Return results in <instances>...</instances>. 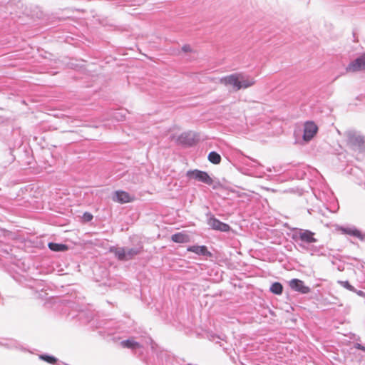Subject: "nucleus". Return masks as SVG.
<instances>
[{
	"mask_svg": "<svg viewBox=\"0 0 365 365\" xmlns=\"http://www.w3.org/2000/svg\"><path fill=\"white\" fill-rule=\"evenodd\" d=\"M267 170L268 172H272V168H268L267 169Z\"/></svg>",
	"mask_w": 365,
	"mask_h": 365,
	"instance_id": "26",
	"label": "nucleus"
},
{
	"mask_svg": "<svg viewBox=\"0 0 365 365\" xmlns=\"http://www.w3.org/2000/svg\"><path fill=\"white\" fill-rule=\"evenodd\" d=\"M83 219L86 222H89L93 219V215L89 212H85L83 214Z\"/></svg>",
	"mask_w": 365,
	"mask_h": 365,
	"instance_id": "21",
	"label": "nucleus"
},
{
	"mask_svg": "<svg viewBox=\"0 0 365 365\" xmlns=\"http://www.w3.org/2000/svg\"><path fill=\"white\" fill-rule=\"evenodd\" d=\"M114 117L118 120H123L124 119V117H125V114H122L121 113H116L114 115Z\"/></svg>",
	"mask_w": 365,
	"mask_h": 365,
	"instance_id": "22",
	"label": "nucleus"
},
{
	"mask_svg": "<svg viewBox=\"0 0 365 365\" xmlns=\"http://www.w3.org/2000/svg\"><path fill=\"white\" fill-rule=\"evenodd\" d=\"M290 288L302 294H308L310 292L311 289L306 286L303 281L298 279H292L289 282Z\"/></svg>",
	"mask_w": 365,
	"mask_h": 365,
	"instance_id": "10",
	"label": "nucleus"
},
{
	"mask_svg": "<svg viewBox=\"0 0 365 365\" xmlns=\"http://www.w3.org/2000/svg\"><path fill=\"white\" fill-rule=\"evenodd\" d=\"M359 296H361V297H365V292H364L363 291L361 290H356L355 289V292Z\"/></svg>",
	"mask_w": 365,
	"mask_h": 365,
	"instance_id": "25",
	"label": "nucleus"
},
{
	"mask_svg": "<svg viewBox=\"0 0 365 365\" xmlns=\"http://www.w3.org/2000/svg\"><path fill=\"white\" fill-rule=\"evenodd\" d=\"M365 70V52L351 61L346 67L347 73H356Z\"/></svg>",
	"mask_w": 365,
	"mask_h": 365,
	"instance_id": "6",
	"label": "nucleus"
},
{
	"mask_svg": "<svg viewBox=\"0 0 365 365\" xmlns=\"http://www.w3.org/2000/svg\"><path fill=\"white\" fill-rule=\"evenodd\" d=\"M182 51L187 53L191 51V47L188 44H185L182 47Z\"/></svg>",
	"mask_w": 365,
	"mask_h": 365,
	"instance_id": "23",
	"label": "nucleus"
},
{
	"mask_svg": "<svg viewBox=\"0 0 365 365\" xmlns=\"http://www.w3.org/2000/svg\"><path fill=\"white\" fill-rule=\"evenodd\" d=\"M269 290L271 292L275 294H281L283 291V287L279 282H274L271 287Z\"/></svg>",
	"mask_w": 365,
	"mask_h": 365,
	"instance_id": "19",
	"label": "nucleus"
},
{
	"mask_svg": "<svg viewBox=\"0 0 365 365\" xmlns=\"http://www.w3.org/2000/svg\"><path fill=\"white\" fill-rule=\"evenodd\" d=\"M314 236L315 233L309 230L294 228L292 234V239L302 251L307 252L311 255H326L323 246L314 245L318 241Z\"/></svg>",
	"mask_w": 365,
	"mask_h": 365,
	"instance_id": "1",
	"label": "nucleus"
},
{
	"mask_svg": "<svg viewBox=\"0 0 365 365\" xmlns=\"http://www.w3.org/2000/svg\"><path fill=\"white\" fill-rule=\"evenodd\" d=\"M180 144L191 146L195 142V135L191 132L182 133L178 139Z\"/></svg>",
	"mask_w": 365,
	"mask_h": 365,
	"instance_id": "12",
	"label": "nucleus"
},
{
	"mask_svg": "<svg viewBox=\"0 0 365 365\" xmlns=\"http://www.w3.org/2000/svg\"><path fill=\"white\" fill-rule=\"evenodd\" d=\"M219 82L226 86H232L236 90L247 89L255 83L251 76L237 72L219 78Z\"/></svg>",
	"mask_w": 365,
	"mask_h": 365,
	"instance_id": "2",
	"label": "nucleus"
},
{
	"mask_svg": "<svg viewBox=\"0 0 365 365\" xmlns=\"http://www.w3.org/2000/svg\"><path fill=\"white\" fill-rule=\"evenodd\" d=\"M339 283L349 291L355 292V288L348 281H339Z\"/></svg>",
	"mask_w": 365,
	"mask_h": 365,
	"instance_id": "20",
	"label": "nucleus"
},
{
	"mask_svg": "<svg viewBox=\"0 0 365 365\" xmlns=\"http://www.w3.org/2000/svg\"><path fill=\"white\" fill-rule=\"evenodd\" d=\"M207 225L212 229L221 232H226L230 230V226L228 224L220 221L212 215H210L207 218Z\"/></svg>",
	"mask_w": 365,
	"mask_h": 365,
	"instance_id": "8",
	"label": "nucleus"
},
{
	"mask_svg": "<svg viewBox=\"0 0 365 365\" xmlns=\"http://www.w3.org/2000/svg\"><path fill=\"white\" fill-rule=\"evenodd\" d=\"M38 358L42 360V361H44L48 364H56V365H67L65 363L62 362V361H58V359L53 356H51V355H48V354H40L38 356Z\"/></svg>",
	"mask_w": 365,
	"mask_h": 365,
	"instance_id": "14",
	"label": "nucleus"
},
{
	"mask_svg": "<svg viewBox=\"0 0 365 365\" xmlns=\"http://www.w3.org/2000/svg\"><path fill=\"white\" fill-rule=\"evenodd\" d=\"M143 250L141 245H138L133 248L118 247L115 248L114 254L119 260L127 261L133 259L135 256L139 255Z\"/></svg>",
	"mask_w": 365,
	"mask_h": 365,
	"instance_id": "4",
	"label": "nucleus"
},
{
	"mask_svg": "<svg viewBox=\"0 0 365 365\" xmlns=\"http://www.w3.org/2000/svg\"><path fill=\"white\" fill-rule=\"evenodd\" d=\"M339 230L342 234L355 237L362 242H365V233L361 232L355 226H341Z\"/></svg>",
	"mask_w": 365,
	"mask_h": 365,
	"instance_id": "9",
	"label": "nucleus"
},
{
	"mask_svg": "<svg viewBox=\"0 0 365 365\" xmlns=\"http://www.w3.org/2000/svg\"><path fill=\"white\" fill-rule=\"evenodd\" d=\"M208 160L213 164H219L221 161V156L215 151H212L208 155Z\"/></svg>",
	"mask_w": 365,
	"mask_h": 365,
	"instance_id": "18",
	"label": "nucleus"
},
{
	"mask_svg": "<svg viewBox=\"0 0 365 365\" xmlns=\"http://www.w3.org/2000/svg\"><path fill=\"white\" fill-rule=\"evenodd\" d=\"M120 344L123 347L130 349H137L141 346L140 344L135 341L133 339L123 340L120 342Z\"/></svg>",
	"mask_w": 365,
	"mask_h": 365,
	"instance_id": "15",
	"label": "nucleus"
},
{
	"mask_svg": "<svg viewBox=\"0 0 365 365\" xmlns=\"http://www.w3.org/2000/svg\"><path fill=\"white\" fill-rule=\"evenodd\" d=\"M318 126L313 121H307L304 125L303 140L309 142L317 133Z\"/></svg>",
	"mask_w": 365,
	"mask_h": 365,
	"instance_id": "7",
	"label": "nucleus"
},
{
	"mask_svg": "<svg viewBox=\"0 0 365 365\" xmlns=\"http://www.w3.org/2000/svg\"><path fill=\"white\" fill-rule=\"evenodd\" d=\"M133 200V197L125 191H115L113 195V200L120 203L130 202Z\"/></svg>",
	"mask_w": 365,
	"mask_h": 365,
	"instance_id": "11",
	"label": "nucleus"
},
{
	"mask_svg": "<svg viewBox=\"0 0 365 365\" xmlns=\"http://www.w3.org/2000/svg\"><path fill=\"white\" fill-rule=\"evenodd\" d=\"M48 247L51 250L54 252H63L67 250L68 249L67 245L55 242H49Z\"/></svg>",
	"mask_w": 365,
	"mask_h": 365,
	"instance_id": "17",
	"label": "nucleus"
},
{
	"mask_svg": "<svg viewBox=\"0 0 365 365\" xmlns=\"http://www.w3.org/2000/svg\"><path fill=\"white\" fill-rule=\"evenodd\" d=\"M186 176L190 180H195L208 185H211L213 183V180L207 172L197 169L188 170Z\"/></svg>",
	"mask_w": 365,
	"mask_h": 365,
	"instance_id": "5",
	"label": "nucleus"
},
{
	"mask_svg": "<svg viewBox=\"0 0 365 365\" xmlns=\"http://www.w3.org/2000/svg\"><path fill=\"white\" fill-rule=\"evenodd\" d=\"M347 143L354 149L361 150L364 148V137L358 131L348 130L344 133Z\"/></svg>",
	"mask_w": 365,
	"mask_h": 365,
	"instance_id": "3",
	"label": "nucleus"
},
{
	"mask_svg": "<svg viewBox=\"0 0 365 365\" xmlns=\"http://www.w3.org/2000/svg\"><path fill=\"white\" fill-rule=\"evenodd\" d=\"M354 346H355L356 349H357L359 350L365 351V346H364L361 344L356 343Z\"/></svg>",
	"mask_w": 365,
	"mask_h": 365,
	"instance_id": "24",
	"label": "nucleus"
},
{
	"mask_svg": "<svg viewBox=\"0 0 365 365\" xmlns=\"http://www.w3.org/2000/svg\"><path fill=\"white\" fill-rule=\"evenodd\" d=\"M171 239L177 243H185L188 242L189 236L186 234L178 232L172 235Z\"/></svg>",
	"mask_w": 365,
	"mask_h": 365,
	"instance_id": "16",
	"label": "nucleus"
},
{
	"mask_svg": "<svg viewBox=\"0 0 365 365\" xmlns=\"http://www.w3.org/2000/svg\"><path fill=\"white\" fill-rule=\"evenodd\" d=\"M187 251L194 252L198 255L201 256H207L210 257L212 255L211 252L208 251L206 246L202 245H193L190 246L187 248Z\"/></svg>",
	"mask_w": 365,
	"mask_h": 365,
	"instance_id": "13",
	"label": "nucleus"
}]
</instances>
